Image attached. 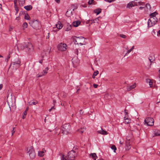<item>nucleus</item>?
<instances>
[{
  "label": "nucleus",
  "mask_w": 160,
  "mask_h": 160,
  "mask_svg": "<svg viewBox=\"0 0 160 160\" xmlns=\"http://www.w3.org/2000/svg\"><path fill=\"white\" fill-rule=\"evenodd\" d=\"M158 33L160 35V30H159L158 32Z\"/></svg>",
  "instance_id": "nucleus-62"
},
{
  "label": "nucleus",
  "mask_w": 160,
  "mask_h": 160,
  "mask_svg": "<svg viewBox=\"0 0 160 160\" xmlns=\"http://www.w3.org/2000/svg\"><path fill=\"white\" fill-rule=\"evenodd\" d=\"M51 109H55V108H54V106H53V107H52L51 108Z\"/></svg>",
  "instance_id": "nucleus-60"
},
{
  "label": "nucleus",
  "mask_w": 160,
  "mask_h": 160,
  "mask_svg": "<svg viewBox=\"0 0 160 160\" xmlns=\"http://www.w3.org/2000/svg\"><path fill=\"white\" fill-rule=\"evenodd\" d=\"M98 74V71H95L94 72V73L92 75V78H95V76H97Z\"/></svg>",
  "instance_id": "nucleus-31"
},
{
  "label": "nucleus",
  "mask_w": 160,
  "mask_h": 160,
  "mask_svg": "<svg viewBox=\"0 0 160 160\" xmlns=\"http://www.w3.org/2000/svg\"><path fill=\"white\" fill-rule=\"evenodd\" d=\"M132 50V49H131L129 50H128L127 51V52H126V53L125 54V55H124V57L125 56H127V55L130 52H131Z\"/></svg>",
  "instance_id": "nucleus-40"
},
{
  "label": "nucleus",
  "mask_w": 160,
  "mask_h": 160,
  "mask_svg": "<svg viewBox=\"0 0 160 160\" xmlns=\"http://www.w3.org/2000/svg\"><path fill=\"white\" fill-rule=\"evenodd\" d=\"M86 128H80L78 130V132L81 133H82L85 130Z\"/></svg>",
  "instance_id": "nucleus-29"
},
{
  "label": "nucleus",
  "mask_w": 160,
  "mask_h": 160,
  "mask_svg": "<svg viewBox=\"0 0 160 160\" xmlns=\"http://www.w3.org/2000/svg\"><path fill=\"white\" fill-rule=\"evenodd\" d=\"M111 148L114 150V152H116V151L117 150V148L115 145H112L111 146Z\"/></svg>",
  "instance_id": "nucleus-35"
},
{
  "label": "nucleus",
  "mask_w": 160,
  "mask_h": 160,
  "mask_svg": "<svg viewBox=\"0 0 160 160\" xmlns=\"http://www.w3.org/2000/svg\"><path fill=\"white\" fill-rule=\"evenodd\" d=\"M3 87V85L2 84H0V90H1Z\"/></svg>",
  "instance_id": "nucleus-52"
},
{
  "label": "nucleus",
  "mask_w": 160,
  "mask_h": 160,
  "mask_svg": "<svg viewBox=\"0 0 160 160\" xmlns=\"http://www.w3.org/2000/svg\"><path fill=\"white\" fill-rule=\"evenodd\" d=\"M134 6V3L132 2H130L127 5V7L128 8H131Z\"/></svg>",
  "instance_id": "nucleus-23"
},
{
  "label": "nucleus",
  "mask_w": 160,
  "mask_h": 160,
  "mask_svg": "<svg viewBox=\"0 0 160 160\" xmlns=\"http://www.w3.org/2000/svg\"><path fill=\"white\" fill-rule=\"evenodd\" d=\"M21 61L18 59L15 60L11 63L10 68L13 70H17L20 66Z\"/></svg>",
  "instance_id": "nucleus-3"
},
{
  "label": "nucleus",
  "mask_w": 160,
  "mask_h": 160,
  "mask_svg": "<svg viewBox=\"0 0 160 160\" xmlns=\"http://www.w3.org/2000/svg\"><path fill=\"white\" fill-rule=\"evenodd\" d=\"M93 86L94 88H97L98 86V84H94L93 85Z\"/></svg>",
  "instance_id": "nucleus-49"
},
{
  "label": "nucleus",
  "mask_w": 160,
  "mask_h": 160,
  "mask_svg": "<svg viewBox=\"0 0 160 160\" xmlns=\"http://www.w3.org/2000/svg\"><path fill=\"white\" fill-rule=\"evenodd\" d=\"M10 58V57L9 56H8L7 57V58L5 59V61L6 62H7L8 61V59Z\"/></svg>",
  "instance_id": "nucleus-46"
},
{
  "label": "nucleus",
  "mask_w": 160,
  "mask_h": 160,
  "mask_svg": "<svg viewBox=\"0 0 160 160\" xmlns=\"http://www.w3.org/2000/svg\"><path fill=\"white\" fill-rule=\"evenodd\" d=\"M0 9H1L2 10V8L1 7V4H0Z\"/></svg>",
  "instance_id": "nucleus-64"
},
{
  "label": "nucleus",
  "mask_w": 160,
  "mask_h": 160,
  "mask_svg": "<svg viewBox=\"0 0 160 160\" xmlns=\"http://www.w3.org/2000/svg\"><path fill=\"white\" fill-rule=\"evenodd\" d=\"M72 39L75 44H80L81 45L85 44V39L82 37H72Z\"/></svg>",
  "instance_id": "nucleus-2"
},
{
  "label": "nucleus",
  "mask_w": 160,
  "mask_h": 160,
  "mask_svg": "<svg viewBox=\"0 0 160 160\" xmlns=\"http://www.w3.org/2000/svg\"><path fill=\"white\" fill-rule=\"evenodd\" d=\"M34 150L33 148L32 147H30L28 148L27 149V151L29 155L30 154L32 153V150Z\"/></svg>",
  "instance_id": "nucleus-22"
},
{
  "label": "nucleus",
  "mask_w": 160,
  "mask_h": 160,
  "mask_svg": "<svg viewBox=\"0 0 160 160\" xmlns=\"http://www.w3.org/2000/svg\"><path fill=\"white\" fill-rule=\"evenodd\" d=\"M155 136H160V131H157L155 132L154 133Z\"/></svg>",
  "instance_id": "nucleus-37"
},
{
  "label": "nucleus",
  "mask_w": 160,
  "mask_h": 160,
  "mask_svg": "<svg viewBox=\"0 0 160 160\" xmlns=\"http://www.w3.org/2000/svg\"><path fill=\"white\" fill-rule=\"evenodd\" d=\"M56 27L58 29H61L62 28V25L61 22L58 21L55 25Z\"/></svg>",
  "instance_id": "nucleus-14"
},
{
  "label": "nucleus",
  "mask_w": 160,
  "mask_h": 160,
  "mask_svg": "<svg viewBox=\"0 0 160 160\" xmlns=\"http://www.w3.org/2000/svg\"><path fill=\"white\" fill-rule=\"evenodd\" d=\"M94 0H90L88 2V4L89 5H91L93 3Z\"/></svg>",
  "instance_id": "nucleus-42"
},
{
  "label": "nucleus",
  "mask_w": 160,
  "mask_h": 160,
  "mask_svg": "<svg viewBox=\"0 0 160 160\" xmlns=\"http://www.w3.org/2000/svg\"><path fill=\"white\" fill-rule=\"evenodd\" d=\"M92 20H91L90 21V23H91V24H92V23H93V21H92Z\"/></svg>",
  "instance_id": "nucleus-58"
},
{
  "label": "nucleus",
  "mask_w": 160,
  "mask_h": 160,
  "mask_svg": "<svg viewBox=\"0 0 160 160\" xmlns=\"http://www.w3.org/2000/svg\"><path fill=\"white\" fill-rule=\"evenodd\" d=\"M27 114V112H26L24 111L22 114V118L23 119L25 118Z\"/></svg>",
  "instance_id": "nucleus-36"
},
{
  "label": "nucleus",
  "mask_w": 160,
  "mask_h": 160,
  "mask_svg": "<svg viewBox=\"0 0 160 160\" xmlns=\"http://www.w3.org/2000/svg\"><path fill=\"white\" fill-rule=\"evenodd\" d=\"M80 23V22L79 21H76L73 22V25L75 27H77Z\"/></svg>",
  "instance_id": "nucleus-18"
},
{
  "label": "nucleus",
  "mask_w": 160,
  "mask_h": 160,
  "mask_svg": "<svg viewBox=\"0 0 160 160\" xmlns=\"http://www.w3.org/2000/svg\"><path fill=\"white\" fill-rule=\"evenodd\" d=\"M67 45L65 43H61L58 46V50L61 51H65L67 49Z\"/></svg>",
  "instance_id": "nucleus-9"
},
{
  "label": "nucleus",
  "mask_w": 160,
  "mask_h": 160,
  "mask_svg": "<svg viewBox=\"0 0 160 160\" xmlns=\"http://www.w3.org/2000/svg\"><path fill=\"white\" fill-rule=\"evenodd\" d=\"M146 7L148 9H150L151 8L150 5L149 4H147L146 5Z\"/></svg>",
  "instance_id": "nucleus-41"
},
{
  "label": "nucleus",
  "mask_w": 160,
  "mask_h": 160,
  "mask_svg": "<svg viewBox=\"0 0 160 160\" xmlns=\"http://www.w3.org/2000/svg\"><path fill=\"white\" fill-rule=\"evenodd\" d=\"M50 49L49 48L47 50H44L42 53V57L43 58L45 56H47L49 55L50 53Z\"/></svg>",
  "instance_id": "nucleus-12"
},
{
  "label": "nucleus",
  "mask_w": 160,
  "mask_h": 160,
  "mask_svg": "<svg viewBox=\"0 0 160 160\" xmlns=\"http://www.w3.org/2000/svg\"><path fill=\"white\" fill-rule=\"evenodd\" d=\"M28 108L27 107L26 108V109L25 111V112H27V111H28Z\"/></svg>",
  "instance_id": "nucleus-57"
},
{
  "label": "nucleus",
  "mask_w": 160,
  "mask_h": 160,
  "mask_svg": "<svg viewBox=\"0 0 160 160\" xmlns=\"http://www.w3.org/2000/svg\"><path fill=\"white\" fill-rule=\"evenodd\" d=\"M62 133L65 134H67L70 129V126L68 123L65 124L62 127Z\"/></svg>",
  "instance_id": "nucleus-4"
},
{
  "label": "nucleus",
  "mask_w": 160,
  "mask_h": 160,
  "mask_svg": "<svg viewBox=\"0 0 160 160\" xmlns=\"http://www.w3.org/2000/svg\"><path fill=\"white\" fill-rule=\"evenodd\" d=\"M144 122L145 125L148 126H152L154 124V120L152 118H148L145 120Z\"/></svg>",
  "instance_id": "nucleus-8"
},
{
  "label": "nucleus",
  "mask_w": 160,
  "mask_h": 160,
  "mask_svg": "<svg viewBox=\"0 0 160 160\" xmlns=\"http://www.w3.org/2000/svg\"><path fill=\"white\" fill-rule=\"evenodd\" d=\"M38 103V102L37 101L35 102H28L29 105L32 106V105H35Z\"/></svg>",
  "instance_id": "nucleus-30"
},
{
  "label": "nucleus",
  "mask_w": 160,
  "mask_h": 160,
  "mask_svg": "<svg viewBox=\"0 0 160 160\" xmlns=\"http://www.w3.org/2000/svg\"><path fill=\"white\" fill-rule=\"evenodd\" d=\"M132 137V133H130L129 136H127L126 138V149L128 150L131 148L130 141Z\"/></svg>",
  "instance_id": "nucleus-6"
},
{
  "label": "nucleus",
  "mask_w": 160,
  "mask_h": 160,
  "mask_svg": "<svg viewBox=\"0 0 160 160\" xmlns=\"http://www.w3.org/2000/svg\"><path fill=\"white\" fill-rule=\"evenodd\" d=\"M115 0H105V1H107L109 2H111L113 1H114Z\"/></svg>",
  "instance_id": "nucleus-48"
},
{
  "label": "nucleus",
  "mask_w": 160,
  "mask_h": 160,
  "mask_svg": "<svg viewBox=\"0 0 160 160\" xmlns=\"http://www.w3.org/2000/svg\"><path fill=\"white\" fill-rule=\"evenodd\" d=\"M98 21H99V18H97L95 19L94 20H92V21H93V23H98Z\"/></svg>",
  "instance_id": "nucleus-38"
},
{
  "label": "nucleus",
  "mask_w": 160,
  "mask_h": 160,
  "mask_svg": "<svg viewBox=\"0 0 160 160\" xmlns=\"http://www.w3.org/2000/svg\"><path fill=\"white\" fill-rule=\"evenodd\" d=\"M32 153L29 155V156L31 159H33L35 157V153L34 150H32Z\"/></svg>",
  "instance_id": "nucleus-19"
},
{
  "label": "nucleus",
  "mask_w": 160,
  "mask_h": 160,
  "mask_svg": "<svg viewBox=\"0 0 160 160\" xmlns=\"http://www.w3.org/2000/svg\"><path fill=\"white\" fill-rule=\"evenodd\" d=\"M24 8L26 10L29 11L32 9V7L31 5L26 6L24 7Z\"/></svg>",
  "instance_id": "nucleus-24"
},
{
  "label": "nucleus",
  "mask_w": 160,
  "mask_h": 160,
  "mask_svg": "<svg viewBox=\"0 0 160 160\" xmlns=\"http://www.w3.org/2000/svg\"><path fill=\"white\" fill-rule=\"evenodd\" d=\"M148 59L150 63V65H151L154 62V61H155V59L151 57H149L148 58Z\"/></svg>",
  "instance_id": "nucleus-27"
},
{
  "label": "nucleus",
  "mask_w": 160,
  "mask_h": 160,
  "mask_svg": "<svg viewBox=\"0 0 160 160\" xmlns=\"http://www.w3.org/2000/svg\"><path fill=\"white\" fill-rule=\"evenodd\" d=\"M134 48V46H132L131 49L132 50Z\"/></svg>",
  "instance_id": "nucleus-59"
},
{
  "label": "nucleus",
  "mask_w": 160,
  "mask_h": 160,
  "mask_svg": "<svg viewBox=\"0 0 160 160\" xmlns=\"http://www.w3.org/2000/svg\"><path fill=\"white\" fill-rule=\"evenodd\" d=\"M120 36L122 38H126V36L124 35H123V34H121L120 35Z\"/></svg>",
  "instance_id": "nucleus-44"
},
{
  "label": "nucleus",
  "mask_w": 160,
  "mask_h": 160,
  "mask_svg": "<svg viewBox=\"0 0 160 160\" xmlns=\"http://www.w3.org/2000/svg\"><path fill=\"white\" fill-rule=\"evenodd\" d=\"M146 82L147 83H149L150 87H151L152 86L153 82L152 80L149 79H147L146 80Z\"/></svg>",
  "instance_id": "nucleus-17"
},
{
  "label": "nucleus",
  "mask_w": 160,
  "mask_h": 160,
  "mask_svg": "<svg viewBox=\"0 0 160 160\" xmlns=\"http://www.w3.org/2000/svg\"><path fill=\"white\" fill-rule=\"evenodd\" d=\"M44 154V152L43 149L42 151H39L38 152V155L40 157H42Z\"/></svg>",
  "instance_id": "nucleus-26"
},
{
  "label": "nucleus",
  "mask_w": 160,
  "mask_h": 160,
  "mask_svg": "<svg viewBox=\"0 0 160 160\" xmlns=\"http://www.w3.org/2000/svg\"><path fill=\"white\" fill-rule=\"evenodd\" d=\"M98 132L100 134H102V135H107L108 134L107 132L104 130L103 129L101 128V130H98Z\"/></svg>",
  "instance_id": "nucleus-16"
},
{
  "label": "nucleus",
  "mask_w": 160,
  "mask_h": 160,
  "mask_svg": "<svg viewBox=\"0 0 160 160\" xmlns=\"http://www.w3.org/2000/svg\"><path fill=\"white\" fill-rule=\"evenodd\" d=\"M40 24V23L37 21H35L33 22L32 24V26L35 28H38L39 27Z\"/></svg>",
  "instance_id": "nucleus-11"
},
{
  "label": "nucleus",
  "mask_w": 160,
  "mask_h": 160,
  "mask_svg": "<svg viewBox=\"0 0 160 160\" xmlns=\"http://www.w3.org/2000/svg\"><path fill=\"white\" fill-rule=\"evenodd\" d=\"M125 122V123H129L131 122V119L130 118H127L126 116L124 117Z\"/></svg>",
  "instance_id": "nucleus-20"
},
{
  "label": "nucleus",
  "mask_w": 160,
  "mask_h": 160,
  "mask_svg": "<svg viewBox=\"0 0 160 160\" xmlns=\"http://www.w3.org/2000/svg\"><path fill=\"white\" fill-rule=\"evenodd\" d=\"M144 8V7H139V9L140 10H142Z\"/></svg>",
  "instance_id": "nucleus-54"
},
{
  "label": "nucleus",
  "mask_w": 160,
  "mask_h": 160,
  "mask_svg": "<svg viewBox=\"0 0 160 160\" xmlns=\"http://www.w3.org/2000/svg\"><path fill=\"white\" fill-rule=\"evenodd\" d=\"M59 155L61 156V160H68L67 159V156L65 157L64 155L62 154L61 153H60Z\"/></svg>",
  "instance_id": "nucleus-25"
},
{
  "label": "nucleus",
  "mask_w": 160,
  "mask_h": 160,
  "mask_svg": "<svg viewBox=\"0 0 160 160\" xmlns=\"http://www.w3.org/2000/svg\"><path fill=\"white\" fill-rule=\"evenodd\" d=\"M15 127L13 128V129L12 131V135H13V134L15 132Z\"/></svg>",
  "instance_id": "nucleus-43"
},
{
  "label": "nucleus",
  "mask_w": 160,
  "mask_h": 160,
  "mask_svg": "<svg viewBox=\"0 0 160 160\" xmlns=\"http://www.w3.org/2000/svg\"><path fill=\"white\" fill-rule=\"evenodd\" d=\"M34 150L33 148L32 147H30L28 148L27 149V151L29 155L30 154L32 153V150Z\"/></svg>",
  "instance_id": "nucleus-21"
},
{
  "label": "nucleus",
  "mask_w": 160,
  "mask_h": 160,
  "mask_svg": "<svg viewBox=\"0 0 160 160\" xmlns=\"http://www.w3.org/2000/svg\"><path fill=\"white\" fill-rule=\"evenodd\" d=\"M52 109H51V108H50V109H49V112H51V111H52Z\"/></svg>",
  "instance_id": "nucleus-63"
},
{
  "label": "nucleus",
  "mask_w": 160,
  "mask_h": 160,
  "mask_svg": "<svg viewBox=\"0 0 160 160\" xmlns=\"http://www.w3.org/2000/svg\"><path fill=\"white\" fill-rule=\"evenodd\" d=\"M72 62L74 67H76L79 63V61L77 57H74L72 59Z\"/></svg>",
  "instance_id": "nucleus-10"
},
{
  "label": "nucleus",
  "mask_w": 160,
  "mask_h": 160,
  "mask_svg": "<svg viewBox=\"0 0 160 160\" xmlns=\"http://www.w3.org/2000/svg\"><path fill=\"white\" fill-rule=\"evenodd\" d=\"M71 25H70L69 26V28H67V29H66V30L68 31H69V30H70L71 29Z\"/></svg>",
  "instance_id": "nucleus-50"
},
{
  "label": "nucleus",
  "mask_w": 160,
  "mask_h": 160,
  "mask_svg": "<svg viewBox=\"0 0 160 160\" xmlns=\"http://www.w3.org/2000/svg\"><path fill=\"white\" fill-rule=\"evenodd\" d=\"M22 27L23 28H26L28 27L27 23L26 22H24L23 24Z\"/></svg>",
  "instance_id": "nucleus-39"
},
{
  "label": "nucleus",
  "mask_w": 160,
  "mask_h": 160,
  "mask_svg": "<svg viewBox=\"0 0 160 160\" xmlns=\"http://www.w3.org/2000/svg\"><path fill=\"white\" fill-rule=\"evenodd\" d=\"M24 18L26 20H29L30 17L28 14H25L24 15Z\"/></svg>",
  "instance_id": "nucleus-34"
},
{
  "label": "nucleus",
  "mask_w": 160,
  "mask_h": 160,
  "mask_svg": "<svg viewBox=\"0 0 160 160\" xmlns=\"http://www.w3.org/2000/svg\"><path fill=\"white\" fill-rule=\"evenodd\" d=\"M76 155V152L73 150H71L67 155V159L68 160H74Z\"/></svg>",
  "instance_id": "nucleus-7"
},
{
  "label": "nucleus",
  "mask_w": 160,
  "mask_h": 160,
  "mask_svg": "<svg viewBox=\"0 0 160 160\" xmlns=\"http://www.w3.org/2000/svg\"><path fill=\"white\" fill-rule=\"evenodd\" d=\"M48 35H47V36L46 37V39H48L49 38V33H48Z\"/></svg>",
  "instance_id": "nucleus-51"
},
{
  "label": "nucleus",
  "mask_w": 160,
  "mask_h": 160,
  "mask_svg": "<svg viewBox=\"0 0 160 160\" xmlns=\"http://www.w3.org/2000/svg\"><path fill=\"white\" fill-rule=\"evenodd\" d=\"M101 9L98 8L94 10V12L97 14V15L99 14L101 12Z\"/></svg>",
  "instance_id": "nucleus-28"
},
{
  "label": "nucleus",
  "mask_w": 160,
  "mask_h": 160,
  "mask_svg": "<svg viewBox=\"0 0 160 160\" xmlns=\"http://www.w3.org/2000/svg\"><path fill=\"white\" fill-rule=\"evenodd\" d=\"M17 20H19L20 19V18L19 17H17L16 18Z\"/></svg>",
  "instance_id": "nucleus-55"
},
{
  "label": "nucleus",
  "mask_w": 160,
  "mask_h": 160,
  "mask_svg": "<svg viewBox=\"0 0 160 160\" xmlns=\"http://www.w3.org/2000/svg\"><path fill=\"white\" fill-rule=\"evenodd\" d=\"M90 155H91L92 156V158L94 159V160H96V158H95L96 157H97V156L96 155V153H91Z\"/></svg>",
  "instance_id": "nucleus-33"
},
{
  "label": "nucleus",
  "mask_w": 160,
  "mask_h": 160,
  "mask_svg": "<svg viewBox=\"0 0 160 160\" xmlns=\"http://www.w3.org/2000/svg\"><path fill=\"white\" fill-rule=\"evenodd\" d=\"M158 13L156 12H154L150 15V17H156V16L157 15Z\"/></svg>",
  "instance_id": "nucleus-32"
},
{
  "label": "nucleus",
  "mask_w": 160,
  "mask_h": 160,
  "mask_svg": "<svg viewBox=\"0 0 160 160\" xmlns=\"http://www.w3.org/2000/svg\"><path fill=\"white\" fill-rule=\"evenodd\" d=\"M136 87L135 83L133 84L130 86H129L127 85V90L128 91H129L132 89Z\"/></svg>",
  "instance_id": "nucleus-15"
},
{
  "label": "nucleus",
  "mask_w": 160,
  "mask_h": 160,
  "mask_svg": "<svg viewBox=\"0 0 160 160\" xmlns=\"http://www.w3.org/2000/svg\"><path fill=\"white\" fill-rule=\"evenodd\" d=\"M26 48H27L28 52L31 53L33 51V48L32 44L29 42L23 43L20 44L18 46V49L22 50Z\"/></svg>",
  "instance_id": "nucleus-1"
},
{
  "label": "nucleus",
  "mask_w": 160,
  "mask_h": 160,
  "mask_svg": "<svg viewBox=\"0 0 160 160\" xmlns=\"http://www.w3.org/2000/svg\"><path fill=\"white\" fill-rule=\"evenodd\" d=\"M157 21L158 18L156 17H150L148 22V27H152L157 23Z\"/></svg>",
  "instance_id": "nucleus-5"
},
{
  "label": "nucleus",
  "mask_w": 160,
  "mask_h": 160,
  "mask_svg": "<svg viewBox=\"0 0 160 160\" xmlns=\"http://www.w3.org/2000/svg\"><path fill=\"white\" fill-rule=\"evenodd\" d=\"M47 73L46 71H40L38 74V77H41L43 75H45Z\"/></svg>",
  "instance_id": "nucleus-13"
},
{
  "label": "nucleus",
  "mask_w": 160,
  "mask_h": 160,
  "mask_svg": "<svg viewBox=\"0 0 160 160\" xmlns=\"http://www.w3.org/2000/svg\"><path fill=\"white\" fill-rule=\"evenodd\" d=\"M124 112H125V116H126V115H128V111L127 110H126V109H125L124 110Z\"/></svg>",
  "instance_id": "nucleus-47"
},
{
  "label": "nucleus",
  "mask_w": 160,
  "mask_h": 160,
  "mask_svg": "<svg viewBox=\"0 0 160 160\" xmlns=\"http://www.w3.org/2000/svg\"><path fill=\"white\" fill-rule=\"evenodd\" d=\"M15 10L16 11V14H17L18 13V8L16 7H15Z\"/></svg>",
  "instance_id": "nucleus-45"
},
{
  "label": "nucleus",
  "mask_w": 160,
  "mask_h": 160,
  "mask_svg": "<svg viewBox=\"0 0 160 160\" xmlns=\"http://www.w3.org/2000/svg\"><path fill=\"white\" fill-rule=\"evenodd\" d=\"M55 1L57 3H59L60 2V0H55Z\"/></svg>",
  "instance_id": "nucleus-53"
},
{
  "label": "nucleus",
  "mask_w": 160,
  "mask_h": 160,
  "mask_svg": "<svg viewBox=\"0 0 160 160\" xmlns=\"http://www.w3.org/2000/svg\"><path fill=\"white\" fill-rule=\"evenodd\" d=\"M42 62H43V60L42 59V60H41L39 61V62L40 63H42Z\"/></svg>",
  "instance_id": "nucleus-56"
},
{
  "label": "nucleus",
  "mask_w": 160,
  "mask_h": 160,
  "mask_svg": "<svg viewBox=\"0 0 160 160\" xmlns=\"http://www.w3.org/2000/svg\"><path fill=\"white\" fill-rule=\"evenodd\" d=\"M56 102V101L55 100H53V103H55Z\"/></svg>",
  "instance_id": "nucleus-61"
}]
</instances>
